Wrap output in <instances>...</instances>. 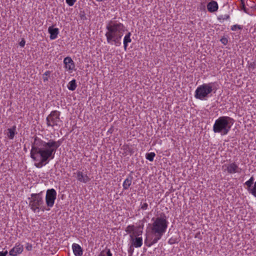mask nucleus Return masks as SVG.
Instances as JSON below:
<instances>
[{"label":"nucleus","instance_id":"obj_1","mask_svg":"<svg viewBox=\"0 0 256 256\" xmlns=\"http://www.w3.org/2000/svg\"><path fill=\"white\" fill-rule=\"evenodd\" d=\"M124 26L122 24L116 22L110 21L106 25L107 32L105 36L108 44L113 43L116 46L121 45L120 39L124 31Z\"/></svg>","mask_w":256,"mask_h":256},{"label":"nucleus","instance_id":"obj_2","mask_svg":"<svg viewBox=\"0 0 256 256\" xmlns=\"http://www.w3.org/2000/svg\"><path fill=\"white\" fill-rule=\"evenodd\" d=\"M30 157L34 161H39L38 163L34 164L38 168L42 167L44 164L48 163L50 160L54 158L34 140L32 144Z\"/></svg>","mask_w":256,"mask_h":256},{"label":"nucleus","instance_id":"obj_3","mask_svg":"<svg viewBox=\"0 0 256 256\" xmlns=\"http://www.w3.org/2000/svg\"><path fill=\"white\" fill-rule=\"evenodd\" d=\"M152 220L154 222L151 226L152 234L156 237V239L160 240L168 228V222L166 216L164 213H161L160 216L156 218H153Z\"/></svg>","mask_w":256,"mask_h":256},{"label":"nucleus","instance_id":"obj_4","mask_svg":"<svg viewBox=\"0 0 256 256\" xmlns=\"http://www.w3.org/2000/svg\"><path fill=\"white\" fill-rule=\"evenodd\" d=\"M234 120L232 118L222 116L218 118L213 126V131L214 133L220 134L222 136L226 135L230 130Z\"/></svg>","mask_w":256,"mask_h":256},{"label":"nucleus","instance_id":"obj_5","mask_svg":"<svg viewBox=\"0 0 256 256\" xmlns=\"http://www.w3.org/2000/svg\"><path fill=\"white\" fill-rule=\"evenodd\" d=\"M34 140L53 158H54L57 149L62 143V140L55 141L51 139L46 142L36 136L34 137Z\"/></svg>","mask_w":256,"mask_h":256},{"label":"nucleus","instance_id":"obj_6","mask_svg":"<svg viewBox=\"0 0 256 256\" xmlns=\"http://www.w3.org/2000/svg\"><path fill=\"white\" fill-rule=\"evenodd\" d=\"M29 206L32 210L36 212V210H39L44 203L43 192H40L38 194H32L28 198Z\"/></svg>","mask_w":256,"mask_h":256},{"label":"nucleus","instance_id":"obj_7","mask_svg":"<svg viewBox=\"0 0 256 256\" xmlns=\"http://www.w3.org/2000/svg\"><path fill=\"white\" fill-rule=\"evenodd\" d=\"M212 84H204L199 86L195 91V98L200 100H205L213 90Z\"/></svg>","mask_w":256,"mask_h":256},{"label":"nucleus","instance_id":"obj_8","mask_svg":"<svg viewBox=\"0 0 256 256\" xmlns=\"http://www.w3.org/2000/svg\"><path fill=\"white\" fill-rule=\"evenodd\" d=\"M60 112L58 110H53L46 118V124L48 126L60 128L62 120L60 118Z\"/></svg>","mask_w":256,"mask_h":256},{"label":"nucleus","instance_id":"obj_9","mask_svg":"<svg viewBox=\"0 0 256 256\" xmlns=\"http://www.w3.org/2000/svg\"><path fill=\"white\" fill-rule=\"evenodd\" d=\"M56 198V192L54 188L48 189L46 191V202L47 206L52 208L54 206Z\"/></svg>","mask_w":256,"mask_h":256},{"label":"nucleus","instance_id":"obj_10","mask_svg":"<svg viewBox=\"0 0 256 256\" xmlns=\"http://www.w3.org/2000/svg\"><path fill=\"white\" fill-rule=\"evenodd\" d=\"M244 185L246 186V190L250 194L256 197V182H254V178L252 176L247 180Z\"/></svg>","mask_w":256,"mask_h":256},{"label":"nucleus","instance_id":"obj_11","mask_svg":"<svg viewBox=\"0 0 256 256\" xmlns=\"http://www.w3.org/2000/svg\"><path fill=\"white\" fill-rule=\"evenodd\" d=\"M229 174H234L236 172H240L242 169L239 168L238 165L235 163L233 162L230 164L226 168Z\"/></svg>","mask_w":256,"mask_h":256},{"label":"nucleus","instance_id":"obj_12","mask_svg":"<svg viewBox=\"0 0 256 256\" xmlns=\"http://www.w3.org/2000/svg\"><path fill=\"white\" fill-rule=\"evenodd\" d=\"M132 246L136 248H140L142 244V239L141 237L134 238V234L130 235Z\"/></svg>","mask_w":256,"mask_h":256},{"label":"nucleus","instance_id":"obj_13","mask_svg":"<svg viewBox=\"0 0 256 256\" xmlns=\"http://www.w3.org/2000/svg\"><path fill=\"white\" fill-rule=\"evenodd\" d=\"M23 251V246L20 244L16 245L9 252L10 256H16L17 254H21Z\"/></svg>","mask_w":256,"mask_h":256},{"label":"nucleus","instance_id":"obj_14","mask_svg":"<svg viewBox=\"0 0 256 256\" xmlns=\"http://www.w3.org/2000/svg\"><path fill=\"white\" fill-rule=\"evenodd\" d=\"M77 180L80 182L86 183L90 180V178L86 174H84L82 172L78 171L76 172Z\"/></svg>","mask_w":256,"mask_h":256},{"label":"nucleus","instance_id":"obj_15","mask_svg":"<svg viewBox=\"0 0 256 256\" xmlns=\"http://www.w3.org/2000/svg\"><path fill=\"white\" fill-rule=\"evenodd\" d=\"M218 4L216 2L212 0L207 4V9L210 12H214L218 10Z\"/></svg>","mask_w":256,"mask_h":256},{"label":"nucleus","instance_id":"obj_16","mask_svg":"<svg viewBox=\"0 0 256 256\" xmlns=\"http://www.w3.org/2000/svg\"><path fill=\"white\" fill-rule=\"evenodd\" d=\"M64 62L65 64V66L66 68L69 70H72L74 67V64L70 57H66L64 58Z\"/></svg>","mask_w":256,"mask_h":256},{"label":"nucleus","instance_id":"obj_17","mask_svg":"<svg viewBox=\"0 0 256 256\" xmlns=\"http://www.w3.org/2000/svg\"><path fill=\"white\" fill-rule=\"evenodd\" d=\"M72 248L76 256H82V249L79 244H73Z\"/></svg>","mask_w":256,"mask_h":256},{"label":"nucleus","instance_id":"obj_18","mask_svg":"<svg viewBox=\"0 0 256 256\" xmlns=\"http://www.w3.org/2000/svg\"><path fill=\"white\" fill-rule=\"evenodd\" d=\"M48 31L50 34V38L51 40H54L57 38L59 32L58 28L50 26L48 28Z\"/></svg>","mask_w":256,"mask_h":256},{"label":"nucleus","instance_id":"obj_19","mask_svg":"<svg viewBox=\"0 0 256 256\" xmlns=\"http://www.w3.org/2000/svg\"><path fill=\"white\" fill-rule=\"evenodd\" d=\"M132 180V176L131 174H130L128 178H126L123 183V188L124 190H128L130 186L131 185Z\"/></svg>","mask_w":256,"mask_h":256},{"label":"nucleus","instance_id":"obj_20","mask_svg":"<svg viewBox=\"0 0 256 256\" xmlns=\"http://www.w3.org/2000/svg\"><path fill=\"white\" fill-rule=\"evenodd\" d=\"M130 36H131V33L130 32H128L124 37V48L125 50H126L128 43L132 41V40L130 38Z\"/></svg>","mask_w":256,"mask_h":256},{"label":"nucleus","instance_id":"obj_21","mask_svg":"<svg viewBox=\"0 0 256 256\" xmlns=\"http://www.w3.org/2000/svg\"><path fill=\"white\" fill-rule=\"evenodd\" d=\"M8 138L10 140H12L14 135L16 134V126H14L12 128H8Z\"/></svg>","mask_w":256,"mask_h":256},{"label":"nucleus","instance_id":"obj_22","mask_svg":"<svg viewBox=\"0 0 256 256\" xmlns=\"http://www.w3.org/2000/svg\"><path fill=\"white\" fill-rule=\"evenodd\" d=\"M158 240H160V239H156V237L155 236H154V238L150 240H148V238H146L144 240V244L147 246L150 247L154 244L156 243Z\"/></svg>","mask_w":256,"mask_h":256},{"label":"nucleus","instance_id":"obj_23","mask_svg":"<svg viewBox=\"0 0 256 256\" xmlns=\"http://www.w3.org/2000/svg\"><path fill=\"white\" fill-rule=\"evenodd\" d=\"M76 86L77 85L75 80H71L70 82H69L68 85V90L72 91L75 90Z\"/></svg>","mask_w":256,"mask_h":256},{"label":"nucleus","instance_id":"obj_24","mask_svg":"<svg viewBox=\"0 0 256 256\" xmlns=\"http://www.w3.org/2000/svg\"><path fill=\"white\" fill-rule=\"evenodd\" d=\"M98 256H112V254L110 249L102 250Z\"/></svg>","mask_w":256,"mask_h":256},{"label":"nucleus","instance_id":"obj_25","mask_svg":"<svg viewBox=\"0 0 256 256\" xmlns=\"http://www.w3.org/2000/svg\"><path fill=\"white\" fill-rule=\"evenodd\" d=\"M179 241V238H178L177 236H172L169 239L168 243L170 244H173L178 243Z\"/></svg>","mask_w":256,"mask_h":256},{"label":"nucleus","instance_id":"obj_26","mask_svg":"<svg viewBox=\"0 0 256 256\" xmlns=\"http://www.w3.org/2000/svg\"><path fill=\"white\" fill-rule=\"evenodd\" d=\"M156 154L154 152L148 153L146 154V158L150 162H152Z\"/></svg>","mask_w":256,"mask_h":256},{"label":"nucleus","instance_id":"obj_27","mask_svg":"<svg viewBox=\"0 0 256 256\" xmlns=\"http://www.w3.org/2000/svg\"><path fill=\"white\" fill-rule=\"evenodd\" d=\"M134 225H129L128 226L126 230V232L128 234H130L134 231Z\"/></svg>","mask_w":256,"mask_h":256},{"label":"nucleus","instance_id":"obj_28","mask_svg":"<svg viewBox=\"0 0 256 256\" xmlns=\"http://www.w3.org/2000/svg\"><path fill=\"white\" fill-rule=\"evenodd\" d=\"M50 71H46L43 74V80L44 82H46L48 80V78L47 76H50Z\"/></svg>","mask_w":256,"mask_h":256},{"label":"nucleus","instance_id":"obj_29","mask_svg":"<svg viewBox=\"0 0 256 256\" xmlns=\"http://www.w3.org/2000/svg\"><path fill=\"white\" fill-rule=\"evenodd\" d=\"M238 29L242 30V26L238 24H234L231 27V30L233 31H235Z\"/></svg>","mask_w":256,"mask_h":256},{"label":"nucleus","instance_id":"obj_30","mask_svg":"<svg viewBox=\"0 0 256 256\" xmlns=\"http://www.w3.org/2000/svg\"><path fill=\"white\" fill-rule=\"evenodd\" d=\"M230 18V16L229 15H228V14H225V15H221V16H220L218 18V19L220 20H228Z\"/></svg>","mask_w":256,"mask_h":256},{"label":"nucleus","instance_id":"obj_31","mask_svg":"<svg viewBox=\"0 0 256 256\" xmlns=\"http://www.w3.org/2000/svg\"><path fill=\"white\" fill-rule=\"evenodd\" d=\"M76 0H66V4L69 6H72Z\"/></svg>","mask_w":256,"mask_h":256},{"label":"nucleus","instance_id":"obj_32","mask_svg":"<svg viewBox=\"0 0 256 256\" xmlns=\"http://www.w3.org/2000/svg\"><path fill=\"white\" fill-rule=\"evenodd\" d=\"M241 9L244 10L245 12L248 13L247 10L246 8V6L244 4V0H242V3H241Z\"/></svg>","mask_w":256,"mask_h":256},{"label":"nucleus","instance_id":"obj_33","mask_svg":"<svg viewBox=\"0 0 256 256\" xmlns=\"http://www.w3.org/2000/svg\"><path fill=\"white\" fill-rule=\"evenodd\" d=\"M148 208V204L147 203H144V204H142L141 203V209H142V210H146Z\"/></svg>","mask_w":256,"mask_h":256},{"label":"nucleus","instance_id":"obj_34","mask_svg":"<svg viewBox=\"0 0 256 256\" xmlns=\"http://www.w3.org/2000/svg\"><path fill=\"white\" fill-rule=\"evenodd\" d=\"M220 41L224 45L226 44L228 42V39L226 38H221Z\"/></svg>","mask_w":256,"mask_h":256},{"label":"nucleus","instance_id":"obj_35","mask_svg":"<svg viewBox=\"0 0 256 256\" xmlns=\"http://www.w3.org/2000/svg\"><path fill=\"white\" fill-rule=\"evenodd\" d=\"M25 40L24 39H22L21 42H20L19 44L21 47H24L25 45Z\"/></svg>","mask_w":256,"mask_h":256},{"label":"nucleus","instance_id":"obj_36","mask_svg":"<svg viewBox=\"0 0 256 256\" xmlns=\"http://www.w3.org/2000/svg\"><path fill=\"white\" fill-rule=\"evenodd\" d=\"M133 246H132V244L130 246V249L128 250V252L130 253V254H132L133 252H134V248H133Z\"/></svg>","mask_w":256,"mask_h":256},{"label":"nucleus","instance_id":"obj_37","mask_svg":"<svg viewBox=\"0 0 256 256\" xmlns=\"http://www.w3.org/2000/svg\"><path fill=\"white\" fill-rule=\"evenodd\" d=\"M8 254V251L0 252V256H6Z\"/></svg>","mask_w":256,"mask_h":256},{"label":"nucleus","instance_id":"obj_38","mask_svg":"<svg viewBox=\"0 0 256 256\" xmlns=\"http://www.w3.org/2000/svg\"><path fill=\"white\" fill-rule=\"evenodd\" d=\"M228 4V0H224L223 6H224Z\"/></svg>","mask_w":256,"mask_h":256},{"label":"nucleus","instance_id":"obj_39","mask_svg":"<svg viewBox=\"0 0 256 256\" xmlns=\"http://www.w3.org/2000/svg\"><path fill=\"white\" fill-rule=\"evenodd\" d=\"M142 230H140V231H138V234H138V236H139V235H140V234H142Z\"/></svg>","mask_w":256,"mask_h":256},{"label":"nucleus","instance_id":"obj_40","mask_svg":"<svg viewBox=\"0 0 256 256\" xmlns=\"http://www.w3.org/2000/svg\"><path fill=\"white\" fill-rule=\"evenodd\" d=\"M31 248H32V246H30V247L27 246L26 248L28 249V250H31Z\"/></svg>","mask_w":256,"mask_h":256},{"label":"nucleus","instance_id":"obj_41","mask_svg":"<svg viewBox=\"0 0 256 256\" xmlns=\"http://www.w3.org/2000/svg\"><path fill=\"white\" fill-rule=\"evenodd\" d=\"M224 0H221V1H220V3L222 4L223 5Z\"/></svg>","mask_w":256,"mask_h":256},{"label":"nucleus","instance_id":"obj_42","mask_svg":"<svg viewBox=\"0 0 256 256\" xmlns=\"http://www.w3.org/2000/svg\"><path fill=\"white\" fill-rule=\"evenodd\" d=\"M96 0L98 2H102V1H104L105 0Z\"/></svg>","mask_w":256,"mask_h":256},{"label":"nucleus","instance_id":"obj_43","mask_svg":"<svg viewBox=\"0 0 256 256\" xmlns=\"http://www.w3.org/2000/svg\"><path fill=\"white\" fill-rule=\"evenodd\" d=\"M240 1L242 2V0H240Z\"/></svg>","mask_w":256,"mask_h":256}]
</instances>
